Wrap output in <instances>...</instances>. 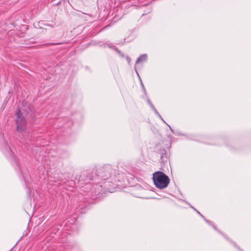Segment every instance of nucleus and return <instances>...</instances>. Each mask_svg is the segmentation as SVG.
Masks as SVG:
<instances>
[{
	"instance_id": "obj_1",
	"label": "nucleus",
	"mask_w": 251,
	"mask_h": 251,
	"mask_svg": "<svg viewBox=\"0 0 251 251\" xmlns=\"http://www.w3.org/2000/svg\"><path fill=\"white\" fill-rule=\"evenodd\" d=\"M152 179L155 186L161 189L166 188L170 182L169 177L160 171L153 173Z\"/></svg>"
},
{
	"instance_id": "obj_2",
	"label": "nucleus",
	"mask_w": 251,
	"mask_h": 251,
	"mask_svg": "<svg viewBox=\"0 0 251 251\" xmlns=\"http://www.w3.org/2000/svg\"><path fill=\"white\" fill-rule=\"evenodd\" d=\"M16 118L15 122L16 130L18 132L21 133L26 129V121L20 110H18L16 113Z\"/></svg>"
},
{
	"instance_id": "obj_3",
	"label": "nucleus",
	"mask_w": 251,
	"mask_h": 251,
	"mask_svg": "<svg viewBox=\"0 0 251 251\" xmlns=\"http://www.w3.org/2000/svg\"><path fill=\"white\" fill-rule=\"evenodd\" d=\"M147 59V56L146 55H142L140 56L136 61V63H138L141 61L146 60Z\"/></svg>"
}]
</instances>
